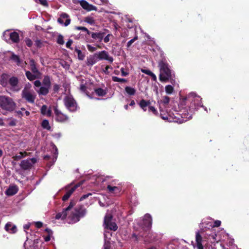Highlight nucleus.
Listing matches in <instances>:
<instances>
[{
  "mask_svg": "<svg viewBox=\"0 0 249 249\" xmlns=\"http://www.w3.org/2000/svg\"><path fill=\"white\" fill-rule=\"evenodd\" d=\"M180 104L185 106L180 110L181 117L185 119V121L192 119L195 111L203 107L201 99L198 96H194L193 94H189L184 98Z\"/></svg>",
  "mask_w": 249,
  "mask_h": 249,
  "instance_id": "obj_1",
  "label": "nucleus"
},
{
  "mask_svg": "<svg viewBox=\"0 0 249 249\" xmlns=\"http://www.w3.org/2000/svg\"><path fill=\"white\" fill-rule=\"evenodd\" d=\"M158 67L160 74L159 79L161 82H166L171 78V70L168 63L165 60H161L159 62Z\"/></svg>",
  "mask_w": 249,
  "mask_h": 249,
  "instance_id": "obj_2",
  "label": "nucleus"
},
{
  "mask_svg": "<svg viewBox=\"0 0 249 249\" xmlns=\"http://www.w3.org/2000/svg\"><path fill=\"white\" fill-rule=\"evenodd\" d=\"M16 106L11 98L4 95L0 96V107L2 109L11 112L15 109Z\"/></svg>",
  "mask_w": 249,
  "mask_h": 249,
  "instance_id": "obj_3",
  "label": "nucleus"
},
{
  "mask_svg": "<svg viewBox=\"0 0 249 249\" xmlns=\"http://www.w3.org/2000/svg\"><path fill=\"white\" fill-rule=\"evenodd\" d=\"M64 105L70 112H75L78 108L77 104L71 95L66 96L64 99Z\"/></svg>",
  "mask_w": 249,
  "mask_h": 249,
  "instance_id": "obj_4",
  "label": "nucleus"
},
{
  "mask_svg": "<svg viewBox=\"0 0 249 249\" xmlns=\"http://www.w3.org/2000/svg\"><path fill=\"white\" fill-rule=\"evenodd\" d=\"M75 212L72 213L71 220L74 222H78L81 217H84L87 213L86 209L82 205H80L74 209Z\"/></svg>",
  "mask_w": 249,
  "mask_h": 249,
  "instance_id": "obj_5",
  "label": "nucleus"
},
{
  "mask_svg": "<svg viewBox=\"0 0 249 249\" xmlns=\"http://www.w3.org/2000/svg\"><path fill=\"white\" fill-rule=\"evenodd\" d=\"M113 216L111 214H107L104 217V225L105 228L111 231H116L118 229L116 223L112 222Z\"/></svg>",
  "mask_w": 249,
  "mask_h": 249,
  "instance_id": "obj_6",
  "label": "nucleus"
},
{
  "mask_svg": "<svg viewBox=\"0 0 249 249\" xmlns=\"http://www.w3.org/2000/svg\"><path fill=\"white\" fill-rule=\"evenodd\" d=\"M152 224V218L149 213L145 214L140 223V226L144 231L151 230Z\"/></svg>",
  "mask_w": 249,
  "mask_h": 249,
  "instance_id": "obj_7",
  "label": "nucleus"
},
{
  "mask_svg": "<svg viewBox=\"0 0 249 249\" xmlns=\"http://www.w3.org/2000/svg\"><path fill=\"white\" fill-rule=\"evenodd\" d=\"M141 236L143 237L145 243L156 242L159 240L158 234L149 231H145Z\"/></svg>",
  "mask_w": 249,
  "mask_h": 249,
  "instance_id": "obj_8",
  "label": "nucleus"
},
{
  "mask_svg": "<svg viewBox=\"0 0 249 249\" xmlns=\"http://www.w3.org/2000/svg\"><path fill=\"white\" fill-rule=\"evenodd\" d=\"M54 112L55 116V120L60 123H64L69 120V117L67 115L63 113L59 110L57 107H54Z\"/></svg>",
  "mask_w": 249,
  "mask_h": 249,
  "instance_id": "obj_9",
  "label": "nucleus"
},
{
  "mask_svg": "<svg viewBox=\"0 0 249 249\" xmlns=\"http://www.w3.org/2000/svg\"><path fill=\"white\" fill-rule=\"evenodd\" d=\"M36 161L37 160L35 158L28 159L27 160H22L20 164V166L24 170H28L31 168L33 165L36 162Z\"/></svg>",
  "mask_w": 249,
  "mask_h": 249,
  "instance_id": "obj_10",
  "label": "nucleus"
},
{
  "mask_svg": "<svg viewBox=\"0 0 249 249\" xmlns=\"http://www.w3.org/2000/svg\"><path fill=\"white\" fill-rule=\"evenodd\" d=\"M22 98L25 99L30 103H34L36 98L35 93H32L30 91L24 89L21 93Z\"/></svg>",
  "mask_w": 249,
  "mask_h": 249,
  "instance_id": "obj_11",
  "label": "nucleus"
},
{
  "mask_svg": "<svg viewBox=\"0 0 249 249\" xmlns=\"http://www.w3.org/2000/svg\"><path fill=\"white\" fill-rule=\"evenodd\" d=\"M75 203L74 202L71 201L69 204V205L65 209L63 210L62 212L58 213L56 214L55 219H59L60 218L64 219L66 218L68 212L71 210V209L74 206Z\"/></svg>",
  "mask_w": 249,
  "mask_h": 249,
  "instance_id": "obj_12",
  "label": "nucleus"
},
{
  "mask_svg": "<svg viewBox=\"0 0 249 249\" xmlns=\"http://www.w3.org/2000/svg\"><path fill=\"white\" fill-rule=\"evenodd\" d=\"M71 21L69 16L66 13H62L60 15V17L57 19V22L61 25L65 26L69 25Z\"/></svg>",
  "mask_w": 249,
  "mask_h": 249,
  "instance_id": "obj_13",
  "label": "nucleus"
},
{
  "mask_svg": "<svg viewBox=\"0 0 249 249\" xmlns=\"http://www.w3.org/2000/svg\"><path fill=\"white\" fill-rule=\"evenodd\" d=\"M80 5L82 7L88 11H90L92 10H97V7L93 5L89 4L87 1L85 0H81L79 2Z\"/></svg>",
  "mask_w": 249,
  "mask_h": 249,
  "instance_id": "obj_14",
  "label": "nucleus"
},
{
  "mask_svg": "<svg viewBox=\"0 0 249 249\" xmlns=\"http://www.w3.org/2000/svg\"><path fill=\"white\" fill-rule=\"evenodd\" d=\"M4 230L11 234H14L17 231L16 226L13 224L11 222H8L6 224L4 227Z\"/></svg>",
  "mask_w": 249,
  "mask_h": 249,
  "instance_id": "obj_15",
  "label": "nucleus"
},
{
  "mask_svg": "<svg viewBox=\"0 0 249 249\" xmlns=\"http://www.w3.org/2000/svg\"><path fill=\"white\" fill-rule=\"evenodd\" d=\"M80 185V184H77L71 187L70 190H68L65 195L62 197V200L64 201L67 200Z\"/></svg>",
  "mask_w": 249,
  "mask_h": 249,
  "instance_id": "obj_16",
  "label": "nucleus"
},
{
  "mask_svg": "<svg viewBox=\"0 0 249 249\" xmlns=\"http://www.w3.org/2000/svg\"><path fill=\"white\" fill-rule=\"evenodd\" d=\"M8 82V85H10L11 89H16L18 86L19 80L18 77L16 76H12L9 78Z\"/></svg>",
  "mask_w": 249,
  "mask_h": 249,
  "instance_id": "obj_17",
  "label": "nucleus"
},
{
  "mask_svg": "<svg viewBox=\"0 0 249 249\" xmlns=\"http://www.w3.org/2000/svg\"><path fill=\"white\" fill-rule=\"evenodd\" d=\"M18 190L17 185L9 186L5 191V194L8 196H12L17 193Z\"/></svg>",
  "mask_w": 249,
  "mask_h": 249,
  "instance_id": "obj_18",
  "label": "nucleus"
},
{
  "mask_svg": "<svg viewBox=\"0 0 249 249\" xmlns=\"http://www.w3.org/2000/svg\"><path fill=\"white\" fill-rule=\"evenodd\" d=\"M98 61L97 53L90 55L87 59L86 64L88 66H92Z\"/></svg>",
  "mask_w": 249,
  "mask_h": 249,
  "instance_id": "obj_19",
  "label": "nucleus"
},
{
  "mask_svg": "<svg viewBox=\"0 0 249 249\" xmlns=\"http://www.w3.org/2000/svg\"><path fill=\"white\" fill-rule=\"evenodd\" d=\"M51 87L42 86L38 89H36V91L39 95H47L49 92V89Z\"/></svg>",
  "mask_w": 249,
  "mask_h": 249,
  "instance_id": "obj_20",
  "label": "nucleus"
},
{
  "mask_svg": "<svg viewBox=\"0 0 249 249\" xmlns=\"http://www.w3.org/2000/svg\"><path fill=\"white\" fill-rule=\"evenodd\" d=\"M9 75L6 73L1 74L0 79V84L3 87H7L8 85Z\"/></svg>",
  "mask_w": 249,
  "mask_h": 249,
  "instance_id": "obj_21",
  "label": "nucleus"
},
{
  "mask_svg": "<svg viewBox=\"0 0 249 249\" xmlns=\"http://www.w3.org/2000/svg\"><path fill=\"white\" fill-rule=\"evenodd\" d=\"M30 69L33 73L36 74L37 75L41 74V72L37 69L36 66V62L33 59L30 60Z\"/></svg>",
  "mask_w": 249,
  "mask_h": 249,
  "instance_id": "obj_22",
  "label": "nucleus"
},
{
  "mask_svg": "<svg viewBox=\"0 0 249 249\" xmlns=\"http://www.w3.org/2000/svg\"><path fill=\"white\" fill-rule=\"evenodd\" d=\"M91 36L92 38L95 40H98L99 41H101L103 39L105 35V32H98V33H94L91 32L90 33Z\"/></svg>",
  "mask_w": 249,
  "mask_h": 249,
  "instance_id": "obj_23",
  "label": "nucleus"
},
{
  "mask_svg": "<svg viewBox=\"0 0 249 249\" xmlns=\"http://www.w3.org/2000/svg\"><path fill=\"white\" fill-rule=\"evenodd\" d=\"M25 75L27 78V79L32 81L36 79L39 78L41 75H37L36 74L32 73L29 71H26Z\"/></svg>",
  "mask_w": 249,
  "mask_h": 249,
  "instance_id": "obj_24",
  "label": "nucleus"
},
{
  "mask_svg": "<svg viewBox=\"0 0 249 249\" xmlns=\"http://www.w3.org/2000/svg\"><path fill=\"white\" fill-rule=\"evenodd\" d=\"M196 239L197 249H204L203 246L202 244V238L198 232L196 233Z\"/></svg>",
  "mask_w": 249,
  "mask_h": 249,
  "instance_id": "obj_25",
  "label": "nucleus"
},
{
  "mask_svg": "<svg viewBox=\"0 0 249 249\" xmlns=\"http://www.w3.org/2000/svg\"><path fill=\"white\" fill-rule=\"evenodd\" d=\"M10 38L14 43H18L19 41V34L16 32H13L9 35Z\"/></svg>",
  "mask_w": 249,
  "mask_h": 249,
  "instance_id": "obj_26",
  "label": "nucleus"
},
{
  "mask_svg": "<svg viewBox=\"0 0 249 249\" xmlns=\"http://www.w3.org/2000/svg\"><path fill=\"white\" fill-rule=\"evenodd\" d=\"M28 155L26 152H20L15 156H13L12 159L14 160L18 161L22 158H24Z\"/></svg>",
  "mask_w": 249,
  "mask_h": 249,
  "instance_id": "obj_27",
  "label": "nucleus"
},
{
  "mask_svg": "<svg viewBox=\"0 0 249 249\" xmlns=\"http://www.w3.org/2000/svg\"><path fill=\"white\" fill-rule=\"evenodd\" d=\"M97 57L100 60L108 59V53L105 51H102L97 53Z\"/></svg>",
  "mask_w": 249,
  "mask_h": 249,
  "instance_id": "obj_28",
  "label": "nucleus"
},
{
  "mask_svg": "<svg viewBox=\"0 0 249 249\" xmlns=\"http://www.w3.org/2000/svg\"><path fill=\"white\" fill-rule=\"evenodd\" d=\"M94 91L98 96L102 97L105 96L107 93V91L106 89L101 88L95 89Z\"/></svg>",
  "mask_w": 249,
  "mask_h": 249,
  "instance_id": "obj_29",
  "label": "nucleus"
},
{
  "mask_svg": "<svg viewBox=\"0 0 249 249\" xmlns=\"http://www.w3.org/2000/svg\"><path fill=\"white\" fill-rule=\"evenodd\" d=\"M10 59L15 62L18 66L20 65L21 61L19 57L13 53H12V55L10 57Z\"/></svg>",
  "mask_w": 249,
  "mask_h": 249,
  "instance_id": "obj_30",
  "label": "nucleus"
},
{
  "mask_svg": "<svg viewBox=\"0 0 249 249\" xmlns=\"http://www.w3.org/2000/svg\"><path fill=\"white\" fill-rule=\"evenodd\" d=\"M42 82L43 86H47L49 87H51V79L49 75L44 76Z\"/></svg>",
  "mask_w": 249,
  "mask_h": 249,
  "instance_id": "obj_31",
  "label": "nucleus"
},
{
  "mask_svg": "<svg viewBox=\"0 0 249 249\" xmlns=\"http://www.w3.org/2000/svg\"><path fill=\"white\" fill-rule=\"evenodd\" d=\"M141 71L148 75H149L151 77L153 81H156L157 80V77L156 75L153 73L151 71L149 70H146V69H142Z\"/></svg>",
  "mask_w": 249,
  "mask_h": 249,
  "instance_id": "obj_32",
  "label": "nucleus"
},
{
  "mask_svg": "<svg viewBox=\"0 0 249 249\" xmlns=\"http://www.w3.org/2000/svg\"><path fill=\"white\" fill-rule=\"evenodd\" d=\"M84 21L91 25H93L95 24V20L94 18L91 16H87L85 17Z\"/></svg>",
  "mask_w": 249,
  "mask_h": 249,
  "instance_id": "obj_33",
  "label": "nucleus"
},
{
  "mask_svg": "<svg viewBox=\"0 0 249 249\" xmlns=\"http://www.w3.org/2000/svg\"><path fill=\"white\" fill-rule=\"evenodd\" d=\"M41 126L43 128L47 130H51V127L50 125L49 122L48 120L46 119H44L42 121L41 123Z\"/></svg>",
  "mask_w": 249,
  "mask_h": 249,
  "instance_id": "obj_34",
  "label": "nucleus"
},
{
  "mask_svg": "<svg viewBox=\"0 0 249 249\" xmlns=\"http://www.w3.org/2000/svg\"><path fill=\"white\" fill-rule=\"evenodd\" d=\"M150 104L151 103L149 101H146L144 99H142L139 103V106L142 108H143V107L149 106Z\"/></svg>",
  "mask_w": 249,
  "mask_h": 249,
  "instance_id": "obj_35",
  "label": "nucleus"
},
{
  "mask_svg": "<svg viewBox=\"0 0 249 249\" xmlns=\"http://www.w3.org/2000/svg\"><path fill=\"white\" fill-rule=\"evenodd\" d=\"M107 189L108 192L110 193H114L116 191H117V192H119V189L118 188V187L116 186H112L110 185H108L107 186Z\"/></svg>",
  "mask_w": 249,
  "mask_h": 249,
  "instance_id": "obj_36",
  "label": "nucleus"
},
{
  "mask_svg": "<svg viewBox=\"0 0 249 249\" xmlns=\"http://www.w3.org/2000/svg\"><path fill=\"white\" fill-rule=\"evenodd\" d=\"M125 90L130 95H134L136 93V90L135 89L130 87H126L125 88Z\"/></svg>",
  "mask_w": 249,
  "mask_h": 249,
  "instance_id": "obj_37",
  "label": "nucleus"
},
{
  "mask_svg": "<svg viewBox=\"0 0 249 249\" xmlns=\"http://www.w3.org/2000/svg\"><path fill=\"white\" fill-rule=\"evenodd\" d=\"M75 52L77 53L78 58L79 60H84L85 58V55L82 53L81 50H79L76 47L75 48Z\"/></svg>",
  "mask_w": 249,
  "mask_h": 249,
  "instance_id": "obj_38",
  "label": "nucleus"
},
{
  "mask_svg": "<svg viewBox=\"0 0 249 249\" xmlns=\"http://www.w3.org/2000/svg\"><path fill=\"white\" fill-rule=\"evenodd\" d=\"M165 92L167 94H172L174 91V88L170 85H168L165 87Z\"/></svg>",
  "mask_w": 249,
  "mask_h": 249,
  "instance_id": "obj_39",
  "label": "nucleus"
},
{
  "mask_svg": "<svg viewBox=\"0 0 249 249\" xmlns=\"http://www.w3.org/2000/svg\"><path fill=\"white\" fill-rule=\"evenodd\" d=\"M80 89L82 92H85L88 97H89V98H91V96L89 95V92L87 91V87H86V86L85 85L81 84L80 85Z\"/></svg>",
  "mask_w": 249,
  "mask_h": 249,
  "instance_id": "obj_40",
  "label": "nucleus"
},
{
  "mask_svg": "<svg viewBox=\"0 0 249 249\" xmlns=\"http://www.w3.org/2000/svg\"><path fill=\"white\" fill-rule=\"evenodd\" d=\"M57 43L60 45H63L64 44V37L61 35H59L57 38Z\"/></svg>",
  "mask_w": 249,
  "mask_h": 249,
  "instance_id": "obj_41",
  "label": "nucleus"
},
{
  "mask_svg": "<svg viewBox=\"0 0 249 249\" xmlns=\"http://www.w3.org/2000/svg\"><path fill=\"white\" fill-rule=\"evenodd\" d=\"M112 79L114 82H118L121 83H124L126 82V80L125 79L119 78L116 76H112Z\"/></svg>",
  "mask_w": 249,
  "mask_h": 249,
  "instance_id": "obj_42",
  "label": "nucleus"
},
{
  "mask_svg": "<svg viewBox=\"0 0 249 249\" xmlns=\"http://www.w3.org/2000/svg\"><path fill=\"white\" fill-rule=\"evenodd\" d=\"M76 29L78 30H81L83 31H85L87 32V34L89 35H90L91 32H90L87 28L82 26H77L76 27Z\"/></svg>",
  "mask_w": 249,
  "mask_h": 249,
  "instance_id": "obj_43",
  "label": "nucleus"
},
{
  "mask_svg": "<svg viewBox=\"0 0 249 249\" xmlns=\"http://www.w3.org/2000/svg\"><path fill=\"white\" fill-rule=\"evenodd\" d=\"M170 98L168 96H165L163 97L162 100L160 102H162L164 105H167L170 102Z\"/></svg>",
  "mask_w": 249,
  "mask_h": 249,
  "instance_id": "obj_44",
  "label": "nucleus"
},
{
  "mask_svg": "<svg viewBox=\"0 0 249 249\" xmlns=\"http://www.w3.org/2000/svg\"><path fill=\"white\" fill-rule=\"evenodd\" d=\"M35 45L37 48H41L43 46V42L39 39H36L35 42Z\"/></svg>",
  "mask_w": 249,
  "mask_h": 249,
  "instance_id": "obj_45",
  "label": "nucleus"
},
{
  "mask_svg": "<svg viewBox=\"0 0 249 249\" xmlns=\"http://www.w3.org/2000/svg\"><path fill=\"white\" fill-rule=\"evenodd\" d=\"M138 39V36H135L133 39L129 40L127 43V48H129L131 45L133 43H134L136 40Z\"/></svg>",
  "mask_w": 249,
  "mask_h": 249,
  "instance_id": "obj_46",
  "label": "nucleus"
},
{
  "mask_svg": "<svg viewBox=\"0 0 249 249\" xmlns=\"http://www.w3.org/2000/svg\"><path fill=\"white\" fill-rule=\"evenodd\" d=\"M160 111L161 118L163 120L167 119V116L166 115L165 113L164 112L163 110L160 107Z\"/></svg>",
  "mask_w": 249,
  "mask_h": 249,
  "instance_id": "obj_47",
  "label": "nucleus"
},
{
  "mask_svg": "<svg viewBox=\"0 0 249 249\" xmlns=\"http://www.w3.org/2000/svg\"><path fill=\"white\" fill-rule=\"evenodd\" d=\"M149 109L150 111L152 112V113L155 115H158V112L156 109L153 106H149Z\"/></svg>",
  "mask_w": 249,
  "mask_h": 249,
  "instance_id": "obj_48",
  "label": "nucleus"
},
{
  "mask_svg": "<svg viewBox=\"0 0 249 249\" xmlns=\"http://www.w3.org/2000/svg\"><path fill=\"white\" fill-rule=\"evenodd\" d=\"M73 43V41L72 39H69L68 41L67 42L66 46L67 48L70 49L72 50V48L71 47V45Z\"/></svg>",
  "mask_w": 249,
  "mask_h": 249,
  "instance_id": "obj_49",
  "label": "nucleus"
},
{
  "mask_svg": "<svg viewBox=\"0 0 249 249\" xmlns=\"http://www.w3.org/2000/svg\"><path fill=\"white\" fill-rule=\"evenodd\" d=\"M47 110V107L46 105H43L41 108V113L43 115H45Z\"/></svg>",
  "mask_w": 249,
  "mask_h": 249,
  "instance_id": "obj_50",
  "label": "nucleus"
},
{
  "mask_svg": "<svg viewBox=\"0 0 249 249\" xmlns=\"http://www.w3.org/2000/svg\"><path fill=\"white\" fill-rule=\"evenodd\" d=\"M87 47L88 50L90 52H94V51H95L96 50V48L93 47L89 44H88Z\"/></svg>",
  "mask_w": 249,
  "mask_h": 249,
  "instance_id": "obj_51",
  "label": "nucleus"
},
{
  "mask_svg": "<svg viewBox=\"0 0 249 249\" xmlns=\"http://www.w3.org/2000/svg\"><path fill=\"white\" fill-rule=\"evenodd\" d=\"M40 4L45 7H48L49 4L47 0H38Z\"/></svg>",
  "mask_w": 249,
  "mask_h": 249,
  "instance_id": "obj_52",
  "label": "nucleus"
},
{
  "mask_svg": "<svg viewBox=\"0 0 249 249\" xmlns=\"http://www.w3.org/2000/svg\"><path fill=\"white\" fill-rule=\"evenodd\" d=\"M25 43L26 45L29 47H31L33 45L32 41L30 38L26 39Z\"/></svg>",
  "mask_w": 249,
  "mask_h": 249,
  "instance_id": "obj_53",
  "label": "nucleus"
},
{
  "mask_svg": "<svg viewBox=\"0 0 249 249\" xmlns=\"http://www.w3.org/2000/svg\"><path fill=\"white\" fill-rule=\"evenodd\" d=\"M60 89V86L58 84H54L53 86V90L54 93H57Z\"/></svg>",
  "mask_w": 249,
  "mask_h": 249,
  "instance_id": "obj_54",
  "label": "nucleus"
},
{
  "mask_svg": "<svg viewBox=\"0 0 249 249\" xmlns=\"http://www.w3.org/2000/svg\"><path fill=\"white\" fill-rule=\"evenodd\" d=\"M34 84L36 87L38 88L39 89L41 87V82L38 80H36L34 82Z\"/></svg>",
  "mask_w": 249,
  "mask_h": 249,
  "instance_id": "obj_55",
  "label": "nucleus"
},
{
  "mask_svg": "<svg viewBox=\"0 0 249 249\" xmlns=\"http://www.w3.org/2000/svg\"><path fill=\"white\" fill-rule=\"evenodd\" d=\"M91 193H88L87 194H85L83 195L80 198V201H82L86 198H87L89 196H91Z\"/></svg>",
  "mask_w": 249,
  "mask_h": 249,
  "instance_id": "obj_56",
  "label": "nucleus"
},
{
  "mask_svg": "<svg viewBox=\"0 0 249 249\" xmlns=\"http://www.w3.org/2000/svg\"><path fill=\"white\" fill-rule=\"evenodd\" d=\"M45 231L48 233V235H50V236H51L53 233V231L48 228L45 229Z\"/></svg>",
  "mask_w": 249,
  "mask_h": 249,
  "instance_id": "obj_57",
  "label": "nucleus"
},
{
  "mask_svg": "<svg viewBox=\"0 0 249 249\" xmlns=\"http://www.w3.org/2000/svg\"><path fill=\"white\" fill-rule=\"evenodd\" d=\"M35 226L37 228L39 229L42 227L43 223L40 221L36 222L35 223Z\"/></svg>",
  "mask_w": 249,
  "mask_h": 249,
  "instance_id": "obj_58",
  "label": "nucleus"
},
{
  "mask_svg": "<svg viewBox=\"0 0 249 249\" xmlns=\"http://www.w3.org/2000/svg\"><path fill=\"white\" fill-rule=\"evenodd\" d=\"M221 222L219 220H216L214 222L213 227H218L220 226Z\"/></svg>",
  "mask_w": 249,
  "mask_h": 249,
  "instance_id": "obj_59",
  "label": "nucleus"
},
{
  "mask_svg": "<svg viewBox=\"0 0 249 249\" xmlns=\"http://www.w3.org/2000/svg\"><path fill=\"white\" fill-rule=\"evenodd\" d=\"M110 36V34H108L106 36H105V37H104V41L105 43H107L108 42H109Z\"/></svg>",
  "mask_w": 249,
  "mask_h": 249,
  "instance_id": "obj_60",
  "label": "nucleus"
},
{
  "mask_svg": "<svg viewBox=\"0 0 249 249\" xmlns=\"http://www.w3.org/2000/svg\"><path fill=\"white\" fill-rule=\"evenodd\" d=\"M131 237L132 238H134L135 239V240L137 242H138L139 241V237H138V236L135 233H133L132 234V236Z\"/></svg>",
  "mask_w": 249,
  "mask_h": 249,
  "instance_id": "obj_61",
  "label": "nucleus"
},
{
  "mask_svg": "<svg viewBox=\"0 0 249 249\" xmlns=\"http://www.w3.org/2000/svg\"><path fill=\"white\" fill-rule=\"evenodd\" d=\"M121 73H122V76H126V75H127L128 74V73H127V72L124 71V69L123 68H122L121 69Z\"/></svg>",
  "mask_w": 249,
  "mask_h": 249,
  "instance_id": "obj_62",
  "label": "nucleus"
},
{
  "mask_svg": "<svg viewBox=\"0 0 249 249\" xmlns=\"http://www.w3.org/2000/svg\"><path fill=\"white\" fill-rule=\"evenodd\" d=\"M52 110L50 109L47 110L46 114L48 117H50L52 115Z\"/></svg>",
  "mask_w": 249,
  "mask_h": 249,
  "instance_id": "obj_63",
  "label": "nucleus"
},
{
  "mask_svg": "<svg viewBox=\"0 0 249 249\" xmlns=\"http://www.w3.org/2000/svg\"><path fill=\"white\" fill-rule=\"evenodd\" d=\"M104 249H110V245L107 243H105L104 245Z\"/></svg>",
  "mask_w": 249,
  "mask_h": 249,
  "instance_id": "obj_64",
  "label": "nucleus"
}]
</instances>
